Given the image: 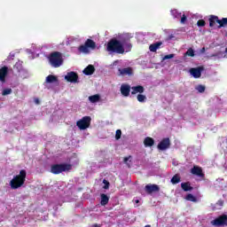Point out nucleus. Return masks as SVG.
Masks as SVG:
<instances>
[{
    "label": "nucleus",
    "mask_w": 227,
    "mask_h": 227,
    "mask_svg": "<svg viewBox=\"0 0 227 227\" xmlns=\"http://www.w3.org/2000/svg\"><path fill=\"white\" fill-rule=\"evenodd\" d=\"M107 52H115L116 54H124L132 51V43H130V37L123 35L121 40L116 38L111 39L106 45Z\"/></svg>",
    "instance_id": "nucleus-1"
},
{
    "label": "nucleus",
    "mask_w": 227,
    "mask_h": 227,
    "mask_svg": "<svg viewBox=\"0 0 227 227\" xmlns=\"http://www.w3.org/2000/svg\"><path fill=\"white\" fill-rule=\"evenodd\" d=\"M26 176H27V172L26 169H21L20 174L14 176L13 178L10 181L11 189H20V187L26 184Z\"/></svg>",
    "instance_id": "nucleus-2"
},
{
    "label": "nucleus",
    "mask_w": 227,
    "mask_h": 227,
    "mask_svg": "<svg viewBox=\"0 0 227 227\" xmlns=\"http://www.w3.org/2000/svg\"><path fill=\"white\" fill-rule=\"evenodd\" d=\"M50 65L53 67V68H59L61 65H63V54L59 51H53L48 57Z\"/></svg>",
    "instance_id": "nucleus-3"
},
{
    "label": "nucleus",
    "mask_w": 227,
    "mask_h": 227,
    "mask_svg": "<svg viewBox=\"0 0 227 227\" xmlns=\"http://www.w3.org/2000/svg\"><path fill=\"white\" fill-rule=\"evenodd\" d=\"M67 171H72V164L60 163V164H53L51 167V173H52L53 175H59Z\"/></svg>",
    "instance_id": "nucleus-4"
},
{
    "label": "nucleus",
    "mask_w": 227,
    "mask_h": 227,
    "mask_svg": "<svg viewBox=\"0 0 227 227\" xmlns=\"http://www.w3.org/2000/svg\"><path fill=\"white\" fill-rule=\"evenodd\" d=\"M89 49L95 51V49H97V43L91 39H87L84 44L79 46L78 51L84 54H88V52H90Z\"/></svg>",
    "instance_id": "nucleus-5"
},
{
    "label": "nucleus",
    "mask_w": 227,
    "mask_h": 227,
    "mask_svg": "<svg viewBox=\"0 0 227 227\" xmlns=\"http://www.w3.org/2000/svg\"><path fill=\"white\" fill-rule=\"evenodd\" d=\"M90 125H91V117L90 116H84L76 121V127H78L80 130H86V129H90Z\"/></svg>",
    "instance_id": "nucleus-6"
},
{
    "label": "nucleus",
    "mask_w": 227,
    "mask_h": 227,
    "mask_svg": "<svg viewBox=\"0 0 227 227\" xmlns=\"http://www.w3.org/2000/svg\"><path fill=\"white\" fill-rule=\"evenodd\" d=\"M211 224L212 226H216V227L227 226V215L223 214L218 217L215 218L213 221H211Z\"/></svg>",
    "instance_id": "nucleus-7"
},
{
    "label": "nucleus",
    "mask_w": 227,
    "mask_h": 227,
    "mask_svg": "<svg viewBox=\"0 0 227 227\" xmlns=\"http://www.w3.org/2000/svg\"><path fill=\"white\" fill-rule=\"evenodd\" d=\"M66 81H67V82H78L79 81V74H77V73L71 71L69 73H67V74L65 76Z\"/></svg>",
    "instance_id": "nucleus-8"
},
{
    "label": "nucleus",
    "mask_w": 227,
    "mask_h": 227,
    "mask_svg": "<svg viewBox=\"0 0 227 227\" xmlns=\"http://www.w3.org/2000/svg\"><path fill=\"white\" fill-rule=\"evenodd\" d=\"M205 70L203 67H192L190 69V74L194 79H200L201 77V72Z\"/></svg>",
    "instance_id": "nucleus-9"
},
{
    "label": "nucleus",
    "mask_w": 227,
    "mask_h": 227,
    "mask_svg": "<svg viewBox=\"0 0 227 227\" xmlns=\"http://www.w3.org/2000/svg\"><path fill=\"white\" fill-rule=\"evenodd\" d=\"M171 146V141L169 138H163L158 145V150H168Z\"/></svg>",
    "instance_id": "nucleus-10"
},
{
    "label": "nucleus",
    "mask_w": 227,
    "mask_h": 227,
    "mask_svg": "<svg viewBox=\"0 0 227 227\" xmlns=\"http://www.w3.org/2000/svg\"><path fill=\"white\" fill-rule=\"evenodd\" d=\"M192 175H195L196 176H200V178H205V174L203 173V168L199 166H193L191 169Z\"/></svg>",
    "instance_id": "nucleus-11"
},
{
    "label": "nucleus",
    "mask_w": 227,
    "mask_h": 227,
    "mask_svg": "<svg viewBox=\"0 0 227 227\" xmlns=\"http://www.w3.org/2000/svg\"><path fill=\"white\" fill-rule=\"evenodd\" d=\"M145 192L148 194H152V192H159L160 188L157 184H146L145 185Z\"/></svg>",
    "instance_id": "nucleus-12"
},
{
    "label": "nucleus",
    "mask_w": 227,
    "mask_h": 227,
    "mask_svg": "<svg viewBox=\"0 0 227 227\" xmlns=\"http://www.w3.org/2000/svg\"><path fill=\"white\" fill-rule=\"evenodd\" d=\"M130 90H132V88L130 87V85L129 84H122L121 86V93L122 97H129L130 95Z\"/></svg>",
    "instance_id": "nucleus-13"
},
{
    "label": "nucleus",
    "mask_w": 227,
    "mask_h": 227,
    "mask_svg": "<svg viewBox=\"0 0 227 227\" xmlns=\"http://www.w3.org/2000/svg\"><path fill=\"white\" fill-rule=\"evenodd\" d=\"M8 75V67L4 66L0 68V82H6V76Z\"/></svg>",
    "instance_id": "nucleus-14"
},
{
    "label": "nucleus",
    "mask_w": 227,
    "mask_h": 227,
    "mask_svg": "<svg viewBox=\"0 0 227 227\" xmlns=\"http://www.w3.org/2000/svg\"><path fill=\"white\" fill-rule=\"evenodd\" d=\"M209 27H215V24L219 25L220 20L218 16L210 15L209 16Z\"/></svg>",
    "instance_id": "nucleus-15"
},
{
    "label": "nucleus",
    "mask_w": 227,
    "mask_h": 227,
    "mask_svg": "<svg viewBox=\"0 0 227 227\" xmlns=\"http://www.w3.org/2000/svg\"><path fill=\"white\" fill-rule=\"evenodd\" d=\"M131 95H136L137 93H145V87H143L142 85H137V86H133L131 87Z\"/></svg>",
    "instance_id": "nucleus-16"
},
{
    "label": "nucleus",
    "mask_w": 227,
    "mask_h": 227,
    "mask_svg": "<svg viewBox=\"0 0 227 227\" xmlns=\"http://www.w3.org/2000/svg\"><path fill=\"white\" fill-rule=\"evenodd\" d=\"M119 75H132V67L119 68Z\"/></svg>",
    "instance_id": "nucleus-17"
},
{
    "label": "nucleus",
    "mask_w": 227,
    "mask_h": 227,
    "mask_svg": "<svg viewBox=\"0 0 227 227\" xmlns=\"http://www.w3.org/2000/svg\"><path fill=\"white\" fill-rule=\"evenodd\" d=\"M145 148L152 147L155 145V140L150 137H146L144 140Z\"/></svg>",
    "instance_id": "nucleus-18"
},
{
    "label": "nucleus",
    "mask_w": 227,
    "mask_h": 227,
    "mask_svg": "<svg viewBox=\"0 0 227 227\" xmlns=\"http://www.w3.org/2000/svg\"><path fill=\"white\" fill-rule=\"evenodd\" d=\"M83 74L85 75H93V74H95V67L93 65H89L84 68Z\"/></svg>",
    "instance_id": "nucleus-19"
},
{
    "label": "nucleus",
    "mask_w": 227,
    "mask_h": 227,
    "mask_svg": "<svg viewBox=\"0 0 227 227\" xmlns=\"http://www.w3.org/2000/svg\"><path fill=\"white\" fill-rule=\"evenodd\" d=\"M160 45H162V42H157L153 44H150L149 51L151 52H157V50L160 49Z\"/></svg>",
    "instance_id": "nucleus-20"
},
{
    "label": "nucleus",
    "mask_w": 227,
    "mask_h": 227,
    "mask_svg": "<svg viewBox=\"0 0 227 227\" xmlns=\"http://www.w3.org/2000/svg\"><path fill=\"white\" fill-rule=\"evenodd\" d=\"M181 188L183 191H184V192H188V191H192V189H194L192 186H191V183L189 182L182 183Z\"/></svg>",
    "instance_id": "nucleus-21"
},
{
    "label": "nucleus",
    "mask_w": 227,
    "mask_h": 227,
    "mask_svg": "<svg viewBox=\"0 0 227 227\" xmlns=\"http://www.w3.org/2000/svg\"><path fill=\"white\" fill-rule=\"evenodd\" d=\"M89 101L91 104H97V102H100V94H96L89 97Z\"/></svg>",
    "instance_id": "nucleus-22"
},
{
    "label": "nucleus",
    "mask_w": 227,
    "mask_h": 227,
    "mask_svg": "<svg viewBox=\"0 0 227 227\" xmlns=\"http://www.w3.org/2000/svg\"><path fill=\"white\" fill-rule=\"evenodd\" d=\"M100 203L103 207H106V205H107V203H109V197L106 193L101 194Z\"/></svg>",
    "instance_id": "nucleus-23"
},
{
    "label": "nucleus",
    "mask_w": 227,
    "mask_h": 227,
    "mask_svg": "<svg viewBox=\"0 0 227 227\" xmlns=\"http://www.w3.org/2000/svg\"><path fill=\"white\" fill-rule=\"evenodd\" d=\"M46 82L48 83H52V82H58V77L57 76H54L52 74H49L47 77H46Z\"/></svg>",
    "instance_id": "nucleus-24"
},
{
    "label": "nucleus",
    "mask_w": 227,
    "mask_h": 227,
    "mask_svg": "<svg viewBox=\"0 0 227 227\" xmlns=\"http://www.w3.org/2000/svg\"><path fill=\"white\" fill-rule=\"evenodd\" d=\"M227 26V18H222L219 21V25L217 26L218 29H221V27H226Z\"/></svg>",
    "instance_id": "nucleus-25"
},
{
    "label": "nucleus",
    "mask_w": 227,
    "mask_h": 227,
    "mask_svg": "<svg viewBox=\"0 0 227 227\" xmlns=\"http://www.w3.org/2000/svg\"><path fill=\"white\" fill-rule=\"evenodd\" d=\"M171 15L174 19H180V17H182V12H179L178 10L174 9L171 10Z\"/></svg>",
    "instance_id": "nucleus-26"
},
{
    "label": "nucleus",
    "mask_w": 227,
    "mask_h": 227,
    "mask_svg": "<svg viewBox=\"0 0 227 227\" xmlns=\"http://www.w3.org/2000/svg\"><path fill=\"white\" fill-rule=\"evenodd\" d=\"M171 184H173L174 185H176V184H180V176H178V174H176L171 178Z\"/></svg>",
    "instance_id": "nucleus-27"
},
{
    "label": "nucleus",
    "mask_w": 227,
    "mask_h": 227,
    "mask_svg": "<svg viewBox=\"0 0 227 227\" xmlns=\"http://www.w3.org/2000/svg\"><path fill=\"white\" fill-rule=\"evenodd\" d=\"M185 200H187V201H192L193 203H196V201H198V199H196V197H194V195H192V193H188L185 197Z\"/></svg>",
    "instance_id": "nucleus-28"
},
{
    "label": "nucleus",
    "mask_w": 227,
    "mask_h": 227,
    "mask_svg": "<svg viewBox=\"0 0 227 227\" xmlns=\"http://www.w3.org/2000/svg\"><path fill=\"white\" fill-rule=\"evenodd\" d=\"M195 90H197L199 93H205V90H207V87H205V85L199 84L196 86Z\"/></svg>",
    "instance_id": "nucleus-29"
},
{
    "label": "nucleus",
    "mask_w": 227,
    "mask_h": 227,
    "mask_svg": "<svg viewBox=\"0 0 227 227\" xmlns=\"http://www.w3.org/2000/svg\"><path fill=\"white\" fill-rule=\"evenodd\" d=\"M130 159H132V156H130V155L128 157H125L123 159V162H124V164H126L128 166V168H130V163H129V162H132V160H130Z\"/></svg>",
    "instance_id": "nucleus-30"
},
{
    "label": "nucleus",
    "mask_w": 227,
    "mask_h": 227,
    "mask_svg": "<svg viewBox=\"0 0 227 227\" xmlns=\"http://www.w3.org/2000/svg\"><path fill=\"white\" fill-rule=\"evenodd\" d=\"M137 100H138L141 103L146 102V97L145 95H143V94H138L137 96Z\"/></svg>",
    "instance_id": "nucleus-31"
},
{
    "label": "nucleus",
    "mask_w": 227,
    "mask_h": 227,
    "mask_svg": "<svg viewBox=\"0 0 227 227\" xmlns=\"http://www.w3.org/2000/svg\"><path fill=\"white\" fill-rule=\"evenodd\" d=\"M197 26L199 27H205V26H207V22L205 21V20H199L197 21Z\"/></svg>",
    "instance_id": "nucleus-32"
},
{
    "label": "nucleus",
    "mask_w": 227,
    "mask_h": 227,
    "mask_svg": "<svg viewBox=\"0 0 227 227\" xmlns=\"http://www.w3.org/2000/svg\"><path fill=\"white\" fill-rule=\"evenodd\" d=\"M185 55L190 56V58H194V50H192V48H189L185 52Z\"/></svg>",
    "instance_id": "nucleus-33"
},
{
    "label": "nucleus",
    "mask_w": 227,
    "mask_h": 227,
    "mask_svg": "<svg viewBox=\"0 0 227 227\" xmlns=\"http://www.w3.org/2000/svg\"><path fill=\"white\" fill-rule=\"evenodd\" d=\"M115 139L118 141L121 139V129H117L115 132Z\"/></svg>",
    "instance_id": "nucleus-34"
},
{
    "label": "nucleus",
    "mask_w": 227,
    "mask_h": 227,
    "mask_svg": "<svg viewBox=\"0 0 227 227\" xmlns=\"http://www.w3.org/2000/svg\"><path fill=\"white\" fill-rule=\"evenodd\" d=\"M11 93H12V89H4V90H3V92H2V95H3L4 97H6V95H11Z\"/></svg>",
    "instance_id": "nucleus-35"
},
{
    "label": "nucleus",
    "mask_w": 227,
    "mask_h": 227,
    "mask_svg": "<svg viewBox=\"0 0 227 227\" xmlns=\"http://www.w3.org/2000/svg\"><path fill=\"white\" fill-rule=\"evenodd\" d=\"M173 58H175V54H168V55H165L162 59L163 61H166V59H173Z\"/></svg>",
    "instance_id": "nucleus-36"
},
{
    "label": "nucleus",
    "mask_w": 227,
    "mask_h": 227,
    "mask_svg": "<svg viewBox=\"0 0 227 227\" xmlns=\"http://www.w3.org/2000/svg\"><path fill=\"white\" fill-rule=\"evenodd\" d=\"M181 24H185V22H187V16L185 14H183L181 16V20H180Z\"/></svg>",
    "instance_id": "nucleus-37"
},
{
    "label": "nucleus",
    "mask_w": 227,
    "mask_h": 227,
    "mask_svg": "<svg viewBox=\"0 0 227 227\" xmlns=\"http://www.w3.org/2000/svg\"><path fill=\"white\" fill-rule=\"evenodd\" d=\"M216 205H217L218 207H223V205H224V200H219L216 202Z\"/></svg>",
    "instance_id": "nucleus-38"
},
{
    "label": "nucleus",
    "mask_w": 227,
    "mask_h": 227,
    "mask_svg": "<svg viewBox=\"0 0 227 227\" xmlns=\"http://www.w3.org/2000/svg\"><path fill=\"white\" fill-rule=\"evenodd\" d=\"M106 184L104 186V189H109V182L106 181Z\"/></svg>",
    "instance_id": "nucleus-39"
},
{
    "label": "nucleus",
    "mask_w": 227,
    "mask_h": 227,
    "mask_svg": "<svg viewBox=\"0 0 227 227\" xmlns=\"http://www.w3.org/2000/svg\"><path fill=\"white\" fill-rule=\"evenodd\" d=\"M91 227H101V226L98 223H94V224L91 225Z\"/></svg>",
    "instance_id": "nucleus-40"
},
{
    "label": "nucleus",
    "mask_w": 227,
    "mask_h": 227,
    "mask_svg": "<svg viewBox=\"0 0 227 227\" xmlns=\"http://www.w3.org/2000/svg\"><path fill=\"white\" fill-rule=\"evenodd\" d=\"M35 104H40V100L35 99Z\"/></svg>",
    "instance_id": "nucleus-41"
},
{
    "label": "nucleus",
    "mask_w": 227,
    "mask_h": 227,
    "mask_svg": "<svg viewBox=\"0 0 227 227\" xmlns=\"http://www.w3.org/2000/svg\"><path fill=\"white\" fill-rule=\"evenodd\" d=\"M136 203H139V200H136Z\"/></svg>",
    "instance_id": "nucleus-42"
},
{
    "label": "nucleus",
    "mask_w": 227,
    "mask_h": 227,
    "mask_svg": "<svg viewBox=\"0 0 227 227\" xmlns=\"http://www.w3.org/2000/svg\"><path fill=\"white\" fill-rule=\"evenodd\" d=\"M202 51H205V48H202Z\"/></svg>",
    "instance_id": "nucleus-43"
}]
</instances>
